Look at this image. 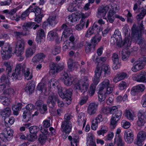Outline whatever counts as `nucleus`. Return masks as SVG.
Segmentation results:
<instances>
[{
	"mask_svg": "<svg viewBox=\"0 0 146 146\" xmlns=\"http://www.w3.org/2000/svg\"><path fill=\"white\" fill-rule=\"evenodd\" d=\"M25 65H22L21 64H18L16 66L15 72L12 74L8 73L7 77L4 75H3L1 78V81L2 83L9 85L10 81H13L17 79L21 80L22 76L23 70L25 69Z\"/></svg>",
	"mask_w": 146,
	"mask_h": 146,
	"instance_id": "f257e3e1",
	"label": "nucleus"
},
{
	"mask_svg": "<svg viewBox=\"0 0 146 146\" xmlns=\"http://www.w3.org/2000/svg\"><path fill=\"white\" fill-rule=\"evenodd\" d=\"M110 80L108 79L104 80L98 86L99 90L98 92L99 101H104L106 94L111 93L113 90L112 87H110Z\"/></svg>",
	"mask_w": 146,
	"mask_h": 146,
	"instance_id": "f03ea898",
	"label": "nucleus"
},
{
	"mask_svg": "<svg viewBox=\"0 0 146 146\" xmlns=\"http://www.w3.org/2000/svg\"><path fill=\"white\" fill-rule=\"evenodd\" d=\"M142 22V21L139 27H137L135 25H133L132 28V40L135 41L141 46H143L142 47H144L146 41L142 36V31L143 28Z\"/></svg>",
	"mask_w": 146,
	"mask_h": 146,
	"instance_id": "7ed1b4c3",
	"label": "nucleus"
},
{
	"mask_svg": "<svg viewBox=\"0 0 146 146\" xmlns=\"http://www.w3.org/2000/svg\"><path fill=\"white\" fill-rule=\"evenodd\" d=\"M110 112L113 114L110 119V126L112 129H114L117 126L118 121L121 118L122 112L116 106H113L110 109Z\"/></svg>",
	"mask_w": 146,
	"mask_h": 146,
	"instance_id": "20e7f679",
	"label": "nucleus"
},
{
	"mask_svg": "<svg viewBox=\"0 0 146 146\" xmlns=\"http://www.w3.org/2000/svg\"><path fill=\"white\" fill-rule=\"evenodd\" d=\"M89 80L88 77L85 76L79 80L76 81L74 84V88L76 92H84L87 90Z\"/></svg>",
	"mask_w": 146,
	"mask_h": 146,
	"instance_id": "39448f33",
	"label": "nucleus"
},
{
	"mask_svg": "<svg viewBox=\"0 0 146 146\" xmlns=\"http://www.w3.org/2000/svg\"><path fill=\"white\" fill-rule=\"evenodd\" d=\"M107 6L108 7L109 10L107 15L108 20L107 21H108L112 23L115 19V12L118 11L119 7L118 5L114 3L110 4Z\"/></svg>",
	"mask_w": 146,
	"mask_h": 146,
	"instance_id": "423d86ee",
	"label": "nucleus"
},
{
	"mask_svg": "<svg viewBox=\"0 0 146 146\" xmlns=\"http://www.w3.org/2000/svg\"><path fill=\"white\" fill-rule=\"evenodd\" d=\"M75 37L73 35H71L69 38V40H65L62 44V50L66 51L68 49H76L77 47L74 41Z\"/></svg>",
	"mask_w": 146,
	"mask_h": 146,
	"instance_id": "0eeeda50",
	"label": "nucleus"
},
{
	"mask_svg": "<svg viewBox=\"0 0 146 146\" xmlns=\"http://www.w3.org/2000/svg\"><path fill=\"white\" fill-rule=\"evenodd\" d=\"M25 48V41L23 39H21L19 41L16 45L15 52L18 56L20 57L19 60L20 61H22L24 57L22 56Z\"/></svg>",
	"mask_w": 146,
	"mask_h": 146,
	"instance_id": "6e6552de",
	"label": "nucleus"
},
{
	"mask_svg": "<svg viewBox=\"0 0 146 146\" xmlns=\"http://www.w3.org/2000/svg\"><path fill=\"white\" fill-rule=\"evenodd\" d=\"M59 88L58 94L60 97L65 100L66 103L68 105L71 104L72 99L71 95L72 94V90L71 89H69L66 90V93L64 94L63 92V90L62 88Z\"/></svg>",
	"mask_w": 146,
	"mask_h": 146,
	"instance_id": "1a4fd4ad",
	"label": "nucleus"
},
{
	"mask_svg": "<svg viewBox=\"0 0 146 146\" xmlns=\"http://www.w3.org/2000/svg\"><path fill=\"white\" fill-rule=\"evenodd\" d=\"M146 62V58L143 57L140 58L139 60L135 62L132 68V71L137 72L142 69L145 66Z\"/></svg>",
	"mask_w": 146,
	"mask_h": 146,
	"instance_id": "9d476101",
	"label": "nucleus"
},
{
	"mask_svg": "<svg viewBox=\"0 0 146 146\" xmlns=\"http://www.w3.org/2000/svg\"><path fill=\"white\" fill-rule=\"evenodd\" d=\"M30 12H34L36 18L35 21L39 23L42 20V18L43 17L42 11L39 7H36L33 8L31 7H29Z\"/></svg>",
	"mask_w": 146,
	"mask_h": 146,
	"instance_id": "9b49d317",
	"label": "nucleus"
},
{
	"mask_svg": "<svg viewBox=\"0 0 146 146\" xmlns=\"http://www.w3.org/2000/svg\"><path fill=\"white\" fill-rule=\"evenodd\" d=\"M146 138V133L143 131H140L138 133L134 143L138 146H142L144 144V141Z\"/></svg>",
	"mask_w": 146,
	"mask_h": 146,
	"instance_id": "f8f14e48",
	"label": "nucleus"
},
{
	"mask_svg": "<svg viewBox=\"0 0 146 146\" xmlns=\"http://www.w3.org/2000/svg\"><path fill=\"white\" fill-rule=\"evenodd\" d=\"M65 64L63 62H62L56 64L53 63L50 65V74L51 75V73L54 74L60 71L63 70L65 67Z\"/></svg>",
	"mask_w": 146,
	"mask_h": 146,
	"instance_id": "ddd939ff",
	"label": "nucleus"
},
{
	"mask_svg": "<svg viewBox=\"0 0 146 146\" xmlns=\"http://www.w3.org/2000/svg\"><path fill=\"white\" fill-rule=\"evenodd\" d=\"M1 51L2 57L3 59H7L10 58L12 56L11 49L9 46L4 45L2 48Z\"/></svg>",
	"mask_w": 146,
	"mask_h": 146,
	"instance_id": "4468645a",
	"label": "nucleus"
},
{
	"mask_svg": "<svg viewBox=\"0 0 146 146\" xmlns=\"http://www.w3.org/2000/svg\"><path fill=\"white\" fill-rule=\"evenodd\" d=\"M42 134L40 135L38 140L42 144L44 143L47 139V136L49 135L48 129L42 127V126L39 127Z\"/></svg>",
	"mask_w": 146,
	"mask_h": 146,
	"instance_id": "2eb2a0df",
	"label": "nucleus"
},
{
	"mask_svg": "<svg viewBox=\"0 0 146 146\" xmlns=\"http://www.w3.org/2000/svg\"><path fill=\"white\" fill-rule=\"evenodd\" d=\"M132 79L139 82H146V72L144 71H141L138 74L133 75Z\"/></svg>",
	"mask_w": 146,
	"mask_h": 146,
	"instance_id": "dca6fc26",
	"label": "nucleus"
},
{
	"mask_svg": "<svg viewBox=\"0 0 146 146\" xmlns=\"http://www.w3.org/2000/svg\"><path fill=\"white\" fill-rule=\"evenodd\" d=\"M145 88V86L143 84H139L133 87L131 90V94L133 96L136 95L143 92Z\"/></svg>",
	"mask_w": 146,
	"mask_h": 146,
	"instance_id": "f3484780",
	"label": "nucleus"
},
{
	"mask_svg": "<svg viewBox=\"0 0 146 146\" xmlns=\"http://www.w3.org/2000/svg\"><path fill=\"white\" fill-rule=\"evenodd\" d=\"M37 89L45 95L48 94L49 90H48V84H46L43 79L38 84Z\"/></svg>",
	"mask_w": 146,
	"mask_h": 146,
	"instance_id": "a211bd4d",
	"label": "nucleus"
},
{
	"mask_svg": "<svg viewBox=\"0 0 146 146\" xmlns=\"http://www.w3.org/2000/svg\"><path fill=\"white\" fill-rule=\"evenodd\" d=\"M121 131L120 128H118L116 131V135L114 139V143L115 146H123L124 143L122 140V137L120 133Z\"/></svg>",
	"mask_w": 146,
	"mask_h": 146,
	"instance_id": "6ab92c4d",
	"label": "nucleus"
},
{
	"mask_svg": "<svg viewBox=\"0 0 146 146\" xmlns=\"http://www.w3.org/2000/svg\"><path fill=\"white\" fill-rule=\"evenodd\" d=\"M62 131L64 133L68 134L72 130V125L70 121H64L61 125Z\"/></svg>",
	"mask_w": 146,
	"mask_h": 146,
	"instance_id": "aec40b11",
	"label": "nucleus"
},
{
	"mask_svg": "<svg viewBox=\"0 0 146 146\" xmlns=\"http://www.w3.org/2000/svg\"><path fill=\"white\" fill-rule=\"evenodd\" d=\"M98 105L94 103H90L88 106L87 112L89 115H93L95 114L98 110Z\"/></svg>",
	"mask_w": 146,
	"mask_h": 146,
	"instance_id": "412c9836",
	"label": "nucleus"
},
{
	"mask_svg": "<svg viewBox=\"0 0 146 146\" xmlns=\"http://www.w3.org/2000/svg\"><path fill=\"white\" fill-rule=\"evenodd\" d=\"M103 120L102 115L101 114L98 115L95 119L92 121L91 128L94 131L96 130L98 128V124L102 122Z\"/></svg>",
	"mask_w": 146,
	"mask_h": 146,
	"instance_id": "4be33fe9",
	"label": "nucleus"
},
{
	"mask_svg": "<svg viewBox=\"0 0 146 146\" xmlns=\"http://www.w3.org/2000/svg\"><path fill=\"white\" fill-rule=\"evenodd\" d=\"M134 135L131 129L127 130L125 132L124 138L125 141L128 143H131L134 139Z\"/></svg>",
	"mask_w": 146,
	"mask_h": 146,
	"instance_id": "5701e85b",
	"label": "nucleus"
},
{
	"mask_svg": "<svg viewBox=\"0 0 146 146\" xmlns=\"http://www.w3.org/2000/svg\"><path fill=\"white\" fill-rule=\"evenodd\" d=\"M61 28L64 30L62 37L63 36H64V37L66 38L69 36L70 37L71 35H73L72 29L68 28L66 24L63 25L61 26Z\"/></svg>",
	"mask_w": 146,
	"mask_h": 146,
	"instance_id": "b1692460",
	"label": "nucleus"
},
{
	"mask_svg": "<svg viewBox=\"0 0 146 146\" xmlns=\"http://www.w3.org/2000/svg\"><path fill=\"white\" fill-rule=\"evenodd\" d=\"M61 79L67 86H70L72 83L73 78L69 77L67 73L64 72L62 74Z\"/></svg>",
	"mask_w": 146,
	"mask_h": 146,
	"instance_id": "393cba45",
	"label": "nucleus"
},
{
	"mask_svg": "<svg viewBox=\"0 0 146 146\" xmlns=\"http://www.w3.org/2000/svg\"><path fill=\"white\" fill-rule=\"evenodd\" d=\"M35 105L37 109L39 110L42 114L46 113L47 110V107L46 105L44 104L43 102L41 100H38L36 102Z\"/></svg>",
	"mask_w": 146,
	"mask_h": 146,
	"instance_id": "a878e982",
	"label": "nucleus"
},
{
	"mask_svg": "<svg viewBox=\"0 0 146 146\" xmlns=\"http://www.w3.org/2000/svg\"><path fill=\"white\" fill-rule=\"evenodd\" d=\"M95 73L94 77L92 78V81L93 83L95 85V86H96L98 84L100 81V77L102 74V71L100 70V69L98 67H97L95 71Z\"/></svg>",
	"mask_w": 146,
	"mask_h": 146,
	"instance_id": "bb28decb",
	"label": "nucleus"
},
{
	"mask_svg": "<svg viewBox=\"0 0 146 146\" xmlns=\"http://www.w3.org/2000/svg\"><path fill=\"white\" fill-rule=\"evenodd\" d=\"M108 7L107 6L103 7L100 8L98 9V12L97 14V16L99 18L103 17L105 19H106L105 17L107 12L109 11Z\"/></svg>",
	"mask_w": 146,
	"mask_h": 146,
	"instance_id": "cd10ccee",
	"label": "nucleus"
},
{
	"mask_svg": "<svg viewBox=\"0 0 146 146\" xmlns=\"http://www.w3.org/2000/svg\"><path fill=\"white\" fill-rule=\"evenodd\" d=\"M45 55L43 53H39L35 55L32 59V61L34 63L42 62L44 59Z\"/></svg>",
	"mask_w": 146,
	"mask_h": 146,
	"instance_id": "c85d7f7f",
	"label": "nucleus"
},
{
	"mask_svg": "<svg viewBox=\"0 0 146 146\" xmlns=\"http://www.w3.org/2000/svg\"><path fill=\"white\" fill-rule=\"evenodd\" d=\"M86 139L87 146H96L94 136L92 133H89L88 134Z\"/></svg>",
	"mask_w": 146,
	"mask_h": 146,
	"instance_id": "c756f323",
	"label": "nucleus"
},
{
	"mask_svg": "<svg viewBox=\"0 0 146 146\" xmlns=\"http://www.w3.org/2000/svg\"><path fill=\"white\" fill-rule=\"evenodd\" d=\"M68 63V67L71 71L74 70V68L77 69L80 66L78 62L74 61L71 59H69Z\"/></svg>",
	"mask_w": 146,
	"mask_h": 146,
	"instance_id": "7c9ffc66",
	"label": "nucleus"
},
{
	"mask_svg": "<svg viewBox=\"0 0 146 146\" xmlns=\"http://www.w3.org/2000/svg\"><path fill=\"white\" fill-rule=\"evenodd\" d=\"M52 85V86L54 88L55 87H56L58 90V92L59 91V90H60L59 88H62L59 85L58 81L56 80L54 78H52L49 81L48 84V88L49 90H50L51 89V85Z\"/></svg>",
	"mask_w": 146,
	"mask_h": 146,
	"instance_id": "2f4dec72",
	"label": "nucleus"
},
{
	"mask_svg": "<svg viewBox=\"0 0 146 146\" xmlns=\"http://www.w3.org/2000/svg\"><path fill=\"white\" fill-rule=\"evenodd\" d=\"M58 21L56 16H50L47 22H45L43 23V25H47L48 26H52L56 24Z\"/></svg>",
	"mask_w": 146,
	"mask_h": 146,
	"instance_id": "473e14b6",
	"label": "nucleus"
},
{
	"mask_svg": "<svg viewBox=\"0 0 146 146\" xmlns=\"http://www.w3.org/2000/svg\"><path fill=\"white\" fill-rule=\"evenodd\" d=\"M22 107V104L21 103L15 102L12 107L13 114L16 115H18L19 114L18 111L21 110Z\"/></svg>",
	"mask_w": 146,
	"mask_h": 146,
	"instance_id": "72a5a7b5",
	"label": "nucleus"
},
{
	"mask_svg": "<svg viewBox=\"0 0 146 146\" xmlns=\"http://www.w3.org/2000/svg\"><path fill=\"white\" fill-rule=\"evenodd\" d=\"M57 97L54 94L49 96L47 100V103L50 107L52 108L54 106L55 104L54 101H55V98Z\"/></svg>",
	"mask_w": 146,
	"mask_h": 146,
	"instance_id": "f704fd0d",
	"label": "nucleus"
},
{
	"mask_svg": "<svg viewBox=\"0 0 146 146\" xmlns=\"http://www.w3.org/2000/svg\"><path fill=\"white\" fill-rule=\"evenodd\" d=\"M79 19L78 15H76L74 14L68 16L66 18L67 20H68V22L74 23L78 21Z\"/></svg>",
	"mask_w": 146,
	"mask_h": 146,
	"instance_id": "c9c22d12",
	"label": "nucleus"
},
{
	"mask_svg": "<svg viewBox=\"0 0 146 146\" xmlns=\"http://www.w3.org/2000/svg\"><path fill=\"white\" fill-rule=\"evenodd\" d=\"M142 114L141 113H138V119L137 121V124L139 127H141L143 126L146 121L145 118L141 115Z\"/></svg>",
	"mask_w": 146,
	"mask_h": 146,
	"instance_id": "e433bc0d",
	"label": "nucleus"
},
{
	"mask_svg": "<svg viewBox=\"0 0 146 146\" xmlns=\"http://www.w3.org/2000/svg\"><path fill=\"white\" fill-rule=\"evenodd\" d=\"M125 114L127 118L130 120L133 121L135 117L134 112L131 110H126Z\"/></svg>",
	"mask_w": 146,
	"mask_h": 146,
	"instance_id": "4c0bfd02",
	"label": "nucleus"
},
{
	"mask_svg": "<svg viewBox=\"0 0 146 146\" xmlns=\"http://www.w3.org/2000/svg\"><path fill=\"white\" fill-rule=\"evenodd\" d=\"M86 118L85 116V114L84 113H81L78 116V121L79 123H83V127H84L86 124Z\"/></svg>",
	"mask_w": 146,
	"mask_h": 146,
	"instance_id": "58836bf2",
	"label": "nucleus"
},
{
	"mask_svg": "<svg viewBox=\"0 0 146 146\" xmlns=\"http://www.w3.org/2000/svg\"><path fill=\"white\" fill-rule=\"evenodd\" d=\"M108 130V128L107 126L103 125L101 126L100 129L97 131V133L99 136L102 135L104 136L105 134L107 132Z\"/></svg>",
	"mask_w": 146,
	"mask_h": 146,
	"instance_id": "ea45409f",
	"label": "nucleus"
},
{
	"mask_svg": "<svg viewBox=\"0 0 146 146\" xmlns=\"http://www.w3.org/2000/svg\"><path fill=\"white\" fill-rule=\"evenodd\" d=\"M31 113L27 111H24L22 116L23 119L22 121L27 122L30 120L31 117Z\"/></svg>",
	"mask_w": 146,
	"mask_h": 146,
	"instance_id": "a19ab883",
	"label": "nucleus"
},
{
	"mask_svg": "<svg viewBox=\"0 0 146 146\" xmlns=\"http://www.w3.org/2000/svg\"><path fill=\"white\" fill-rule=\"evenodd\" d=\"M58 35L55 30L51 31L48 33L47 38L50 40H53Z\"/></svg>",
	"mask_w": 146,
	"mask_h": 146,
	"instance_id": "79ce46f5",
	"label": "nucleus"
},
{
	"mask_svg": "<svg viewBox=\"0 0 146 146\" xmlns=\"http://www.w3.org/2000/svg\"><path fill=\"white\" fill-rule=\"evenodd\" d=\"M34 88L35 86L31 82H29L26 85L25 90L27 92L31 93L33 92Z\"/></svg>",
	"mask_w": 146,
	"mask_h": 146,
	"instance_id": "37998d69",
	"label": "nucleus"
},
{
	"mask_svg": "<svg viewBox=\"0 0 146 146\" xmlns=\"http://www.w3.org/2000/svg\"><path fill=\"white\" fill-rule=\"evenodd\" d=\"M35 49L33 47L27 48L25 51V55L27 57L31 56L35 52Z\"/></svg>",
	"mask_w": 146,
	"mask_h": 146,
	"instance_id": "c03bdc74",
	"label": "nucleus"
},
{
	"mask_svg": "<svg viewBox=\"0 0 146 146\" xmlns=\"http://www.w3.org/2000/svg\"><path fill=\"white\" fill-rule=\"evenodd\" d=\"M25 78L29 80L31 79L33 77V71L29 68H27L25 71L24 73Z\"/></svg>",
	"mask_w": 146,
	"mask_h": 146,
	"instance_id": "a18cd8bd",
	"label": "nucleus"
},
{
	"mask_svg": "<svg viewBox=\"0 0 146 146\" xmlns=\"http://www.w3.org/2000/svg\"><path fill=\"white\" fill-rule=\"evenodd\" d=\"M15 121V119L13 117H6L4 119L5 125L7 127H9L13 124Z\"/></svg>",
	"mask_w": 146,
	"mask_h": 146,
	"instance_id": "49530a36",
	"label": "nucleus"
},
{
	"mask_svg": "<svg viewBox=\"0 0 146 146\" xmlns=\"http://www.w3.org/2000/svg\"><path fill=\"white\" fill-rule=\"evenodd\" d=\"M101 38L102 36L98 34L96 35L92 38V43L95 45L97 44L101 40Z\"/></svg>",
	"mask_w": 146,
	"mask_h": 146,
	"instance_id": "de8ad7c7",
	"label": "nucleus"
},
{
	"mask_svg": "<svg viewBox=\"0 0 146 146\" xmlns=\"http://www.w3.org/2000/svg\"><path fill=\"white\" fill-rule=\"evenodd\" d=\"M78 136H77L73 137L70 136H69L68 137V139L71 141V146H77V143L78 142Z\"/></svg>",
	"mask_w": 146,
	"mask_h": 146,
	"instance_id": "09e8293b",
	"label": "nucleus"
},
{
	"mask_svg": "<svg viewBox=\"0 0 146 146\" xmlns=\"http://www.w3.org/2000/svg\"><path fill=\"white\" fill-rule=\"evenodd\" d=\"M4 93L6 95L10 97L13 96L16 94V91L12 88H9L4 91Z\"/></svg>",
	"mask_w": 146,
	"mask_h": 146,
	"instance_id": "8fccbe9b",
	"label": "nucleus"
},
{
	"mask_svg": "<svg viewBox=\"0 0 146 146\" xmlns=\"http://www.w3.org/2000/svg\"><path fill=\"white\" fill-rule=\"evenodd\" d=\"M11 113L10 108H7L4 109L1 113V115L4 117H6L10 115Z\"/></svg>",
	"mask_w": 146,
	"mask_h": 146,
	"instance_id": "3c124183",
	"label": "nucleus"
},
{
	"mask_svg": "<svg viewBox=\"0 0 146 146\" xmlns=\"http://www.w3.org/2000/svg\"><path fill=\"white\" fill-rule=\"evenodd\" d=\"M93 60L95 63H99L101 61L104 62L106 60V58L105 57H102L100 58H98L96 54H94L92 56Z\"/></svg>",
	"mask_w": 146,
	"mask_h": 146,
	"instance_id": "603ef678",
	"label": "nucleus"
},
{
	"mask_svg": "<svg viewBox=\"0 0 146 146\" xmlns=\"http://www.w3.org/2000/svg\"><path fill=\"white\" fill-rule=\"evenodd\" d=\"M97 67H98L100 69V70L102 71H102H103L104 72L105 74H108L110 72V67L107 64L103 65L102 66L101 68L99 67L98 66H97Z\"/></svg>",
	"mask_w": 146,
	"mask_h": 146,
	"instance_id": "864d4df0",
	"label": "nucleus"
},
{
	"mask_svg": "<svg viewBox=\"0 0 146 146\" xmlns=\"http://www.w3.org/2000/svg\"><path fill=\"white\" fill-rule=\"evenodd\" d=\"M35 23L27 22L24 23L22 26L23 29L25 31H28V30L33 27L35 24Z\"/></svg>",
	"mask_w": 146,
	"mask_h": 146,
	"instance_id": "5fc2aeb1",
	"label": "nucleus"
},
{
	"mask_svg": "<svg viewBox=\"0 0 146 146\" xmlns=\"http://www.w3.org/2000/svg\"><path fill=\"white\" fill-rule=\"evenodd\" d=\"M0 100L2 103L5 106L9 105L10 103L9 99L5 96H0Z\"/></svg>",
	"mask_w": 146,
	"mask_h": 146,
	"instance_id": "6e6d98bb",
	"label": "nucleus"
},
{
	"mask_svg": "<svg viewBox=\"0 0 146 146\" xmlns=\"http://www.w3.org/2000/svg\"><path fill=\"white\" fill-rule=\"evenodd\" d=\"M37 138L36 134H31L28 135L27 137V139L29 141L33 142L35 141Z\"/></svg>",
	"mask_w": 146,
	"mask_h": 146,
	"instance_id": "4d7b16f0",
	"label": "nucleus"
},
{
	"mask_svg": "<svg viewBox=\"0 0 146 146\" xmlns=\"http://www.w3.org/2000/svg\"><path fill=\"white\" fill-rule=\"evenodd\" d=\"M129 52L127 50H124L122 51V59L124 61H126L128 59Z\"/></svg>",
	"mask_w": 146,
	"mask_h": 146,
	"instance_id": "13d9d810",
	"label": "nucleus"
},
{
	"mask_svg": "<svg viewBox=\"0 0 146 146\" xmlns=\"http://www.w3.org/2000/svg\"><path fill=\"white\" fill-rule=\"evenodd\" d=\"M4 65L6 68V70H8V72L11 73L13 66L12 64L10 63L9 62L5 61L4 62Z\"/></svg>",
	"mask_w": 146,
	"mask_h": 146,
	"instance_id": "bf43d9fd",
	"label": "nucleus"
},
{
	"mask_svg": "<svg viewBox=\"0 0 146 146\" xmlns=\"http://www.w3.org/2000/svg\"><path fill=\"white\" fill-rule=\"evenodd\" d=\"M6 131L7 137H8L9 140H11L13 137V134L14 133L13 130L10 128H8L6 129Z\"/></svg>",
	"mask_w": 146,
	"mask_h": 146,
	"instance_id": "052dcab7",
	"label": "nucleus"
},
{
	"mask_svg": "<svg viewBox=\"0 0 146 146\" xmlns=\"http://www.w3.org/2000/svg\"><path fill=\"white\" fill-rule=\"evenodd\" d=\"M121 39H117V38L112 36L111 38L110 42L112 44L118 45L121 41Z\"/></svg>",
	"mask_w": 146,
	"mask_h": 146,
	"instance_id": "680f3d73",
	"label": "nucleus"
},
{
	"mask_svg": "<svg viewBox=\"0 0 146 146\" xmlns=\"http://www.w3.org/2000/svg\"><path fill=\"white\" fill-rule=\"evenodd\" d=\"M15 36L17 37H20L22 36L28 35L29 34V32L15 31L14 33Z\"/></svg>",
	"mask_w": 146,
	"mask_h": 146,
	"instance_id": "e2e57ef3",
	"label": "nucleus"
},
{
	"mask_svg": "<svg viewBox=\"0 0 146 146\" xmlns=\"http://www.w3.org/2000/svg\"><path fill=\"white\" fill-rule=\"evenodd\" d=\"M126 13H127V14L125 16L127 18V21L128 22L132 23L133 21V18L132 15L131 13L128 10H126L125 11Z\"/></svg>",
	"mask_w": 146,
	"mask_h": 146,
	"instance_id": "0e129e2a",
	"label": "nucleus"
},
{
	"mask_svg": "<svg viewBox=\"0 0 146 146\" xmlns=\"http://www.w3.org/2000/svg\"><path fill=\"white\" fill-rule=\"evenodd\" d=\"M112 60L113 64H118L119 62L118 54L116 53H113L112 56Z\"/></svg>",
	"mask_w": 146,
	"mask_h": 146,
	"instance_id": "69168bd1",
	"label": "nucleus"
},
{
	"mask_svg": "<svg viewBox=\"0 0 146 146\" xmlns=\"http://www.w3.org/2000/svg\"><path fill=\"white\" fill-rule=\"evenodd\" d=\"M91 28L92 30V31H93L94 33L99 32L100 31H101L100 27L96 23H94L92 27Z\"/></svg>",
	"mask_w": 146,
	"mask_h": 146,
	"instance_id": "338daca9",
	"label": "nucleus"
},
{
	"mask_svg": "<svg viewBox=\"0 0 146 146\" xmlns=\"http://www.w3.org/2000/svg\"><path fill=\"white\" fill-rule=\"evenodd\" d=\"M85 24V22L82 20L80 22V23L76 25V29L78 31H81L83 29Z\"/></svg>",
	"mask_w": 146,
	"mask_h": 146,
	"instance_id": "774afa93",
	"label": "nucleus"
}]
</instances>
